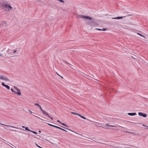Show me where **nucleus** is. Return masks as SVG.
<instances>
[{
    "instance_id": "nucleus-5",
    "label": "nucleus",
    "mask_w": 148,
    "mask_h": 148,
    "mask_svg": "<svg viewBox=\"0 0 148 148\" xmlns=\"http://www.w3.org/2000/svg\"><path fill=\"white\" fill-rule=\"evenodd\" d=\"M0 79H2L4 80L9 81V79L7 77L0 75Z\"/></svg>"
},
{
    "instance_id": "nucleus-36",
    "label": "nucleus",
    "mask_w": 148,
    "mask_h": 148,
    "mask_svg": "<svg viewBox=\"0 0 148 148\" xmlns=\"http://www.w3.org/2000/svg\"><path fill=\"white\" fill-rule=\"evenodd\" d=\"M131 16V15H128V16Z\"/></svg>"
},
{
    "instance_id": "nucleus-17",
    "label": "nucleus",
    "mask_w": 148,
    "mask_h": 148,
    "mask_svg": "<svg viewBox=\"0 0 148 148\" xmlns=\"http://www.w3.org/2000/svg\"><path fill=\"white\" fill-rule=\"evenodd\" d=\"M25 130H28L29 131H31V130H30L29 129L28 127H25Z\"/></svg>"
},
{
    "instance_id": "nucleus-33",
    "label": "nucleus",
    "mask_w": 148,
    "mask_h": 148,
    "mask_svg": "<svg viewBox=\"0 0 148 148\" xmlns=\"http://www.w3.org/2000/svg\"><path fill=\"white\" fill-rule=\"evenodd\" d=\"M9 51V49H8L7 51V52H8Z\"/></svg>"
},
{
    "instance_id": "nucleus-26",
    "label": "nucleus",
    "mask_w": 148,
    "mask_h": 148,
    "mask_svg": "<svg viewBox=\"0 0 148 148\" xmlns=\"http://www.w3.org/2000/svg\"><path fill=\"white\" fill-rule=\"evenodd\" d=\"M96 29L97 30L99 31H102V29H99V28H96Z\"/></svg>"
},
{
    "instance_id": "nucleus-15",
    "label": "nucleus",
    "mask_w": 148,
    "mask_h": 148,
    "mask_svg": "<svg viewBox=\"0 0 148 148\" xmlns=\"http://www.w3.org/2000/svg\"><path fill=\"white\" fill-rule=\"evenodd\" d=\"M15 93L19 95H21V93L20 91H18V92H15Z\"/></svg>"
},
{
    "instance_id": "nucleus-12",
    "label": "nucleus",
    "mask_w": 148,
    "mask_h": 148,
    "mask_svg": "<svg viewBox=\"0 0 148 148\" xmlns=\"http://www.w3.org/2000/svg\"><path fill=\"white\" fill-rule=\"evenodd\" d=\"M0 124H1V125H3V126H5L6 127H12V128H16V127H14L13 126H10V125H5L4 124H2V123H0Z\"/></svg>"
},
{
    "instance_id": "nucleus-7",
    "label": "nucleus",
    "mask_w": 148,
    "mask_h": 148,
    "mask_svg": "<svg viewBox=\"0 0 148 148\" xmlns=\"http://www.w3.org/2000/svg\"><path fill=\"white\" fill-rule=\"evenodd\" d=\"M138 114L139 116H141L145 118L147 116V115L146 114L141 112H139L138 113Z\"/></svg>"
},
{
    "instance_id": "nucleus-19",
    "label": "nucleus",
    "mask_w": 148,
    "mask_h": 148,
    "mask_svg": "<svg viewBox=\"0 0 148 148\" xmlns=\"http://www.w3.org/2000/svg\"><path fill=\"white\" fill-rule=\"evenodd\" d=\"M102 31H105L107 29V28H103L102 29H101Z\"/></svg>"
},
{
    "instance_id": "nucleus-35",
    "label": "nucleus",
    "mask_w": 148,
    "mask_h": 148,
    "mask_svg": "<svg viewBox=\"0 0 148 148\" xmlns=\"http://www.w3.org/2000/svg\"><path fill=\"white\" fill-rule=\"evenodd\" d=\"M39 132H40V133H41V132L40 131H39Z\"/></svg>"
},
{
    "instance_id": "nucleus-25",
    "label": "nucleus",
    "mask_w": 148,
    "mask_h": 148,
    "mask_svg": "<svg viewBox=\"0 0 148 148\" xmlns=\"http://www.w3.org/2000/svg\"><path fill=\"white\" fill-rule=\"evenodd\" d=\"M137 34H138L140 36H142V37H144V36H143L142 34H140V33H137Z\"/></svg>"
},
{
    "instance_id": "nucleus-16",
    "label": "nucleus",
    "mask_w": 148,
    "mask_h": 148,
    "mask_svg": "<svg viewBox=\"0 0 148 148\" xmlns=\"http://www.w3.org/2000/svg\"><path fill=\"white\" fill-rule=\"evenodd\" d=\"M14 88H15L16 90V91L18 92L20 91V90L18 89V88H17L16 86H14Z\"/></svg>"
},
{
    "instance_id": "nucleus-31",
    "label": "nucleus",
    "mask_w": 148,
    "mask_h": 148,
    "mask_svg": "<svg viewBox=\"0 0 148 148\" xmlns=\"http://www.w3.org/2000/svg\"><path fill=\"white\" fill-rule=\"evenodd\" d=\"M0 56H3V55L1 54H0Z\"/></svg>"
},
{
    "instance_id": "nucleus-24",
    "label": "nucleus",
    "mask_w": 148,
    "mask_h": 148,
    "mask_svg": "<svg viewBox=\"0 0 148 148\" xmlns=\"http://www.w3.org/2000/svg\"><path fill=\"white\" fill-rule=\"evenodd\" d=\"M61 127H63V128H64L66 129H67V130H70V131H71V130H69V129H68V128H65V127H62V126H61Z\"/></svg>"
},
{
    "instance_id": "nucleus-6",
    "label": "nucleus",
    "mask_w": 148,
    "mask_h": 148,
    "mask_svg": "<svg viewBox=\"0 0 148 148\" xmlns=\"http://www.w3.org/2000/svg\"><path fill=\"white\" fill-rule=\"evenodd\" d=\"M71 113L72 114H76V115H77L78 116H79L80 117H81L82 118L84 119H86V118L84 116H82L81 115H80L78 114H77V113L72 112H71Z\"/></svg>"
},
{
    "instance_id": "nucleus-14",
    "label": "nucleus",
    "mask_w": 148,
    "mask_h": 148,
    "mask_svg": "<svg viewBox=\"0 0 148 148\" xmlns=\"http://www.w3.org/2000/svg\"><path fill=\"white\" fill-rule=\"evenodd\" d=\"M106 126H109V127H115V126H114V125H108V124H106Z\"/></svg>"
},
{
    "instance_id": "nucleus-28",
    "label": "nucleus",
    "mask_w": 148,
    "mask_h": 148,
    "mask_svg": "<svg viewBox=\"0 0 148 148\" xmlns=\"http://www.w3.org/2000/svg\"><path fill=\"white\" fill-rule=\"evenodd\" d=\"M28 111L30 112L31 114H32V113H34V112H32L30 110H28Z\"/></svg>"
},
{
    "instance_id": "nucleus-3",
    "label": "nucleus",
    "mask_w": 148,
    "mask_h": 148,
    "mask_svg": "<svg viewBox=\"0 0 148 148\" xmlns=\"http://www.w3.org/2000/svg\"><path fill=\"white\" fill-rule=\"evenodd\" d=\"M46 123L48 125H50V126L53 127H54L56 128H57L60 129L61 130H63L64 131H65V132H67L66 130H64V129H62V128H60V127H58L57 126L53 125L49 123Z\"/></svg>"
},
{
    "instance_id": "nucleus-11",
    "label": "nucleus",
    "mask_w": 148,
    "mask_h": 148,
    "mask_svg": "<svg viewBox=\"0 0 148 148\" xmlns=\"http://www.w3.org/2000/svg\"><path fill=\"white\" fill-rule=\"evenodd\" d=\"M126 17V16H123L122 17L118 16V17H116L115 18H113L114 19H120L122 18L123 17Z\"/></svg>"
},
{
    "instance_id": "nucleus-1",
    "label": "nucleus",
    "mask_w": 148,
    "mask_h": 148,
    "mask_svg": "<svg viewBox=\"0 0 148 148\" xmlns=\"http://www.w3.org/2000/svg\"><path fill=\"white\" fill-rule=\"evenodd\" d=\"M78 16L81 18L85 19H88L89 20H92L91 21H90L88 23V25H92L95 24L94 19H93L92 18L90 17L89 16H86L83 15H79Z\"/></svg>"
},
{
    "instance_id": "nucleus-20",
    "label": "nucleus",
    "mask_w": 148,
    "mask_h": 148,
    "mask_svg": "<svg viewBox=\"0 0 148 148\" xmlns=\"http://www.w3.org/2000/svg\"><path fill=\"white\" fill-rule=\"evenodd\" d=\"M31 132H33L34 134H37V133L35 132H34V131H31Z\"/></svg>"
},
{
    "instance_id": "nucleus-22",
    "label": "nucleus",
    "mask_w": 148,
    "mask_h": 148,
    "mask_svg": "<svg viewBox=\"0 0 148 148\" xmlns=\"http://www.w3.org/2000/svg\"><path fill=\"white\" fill-rule=\"evenodd\" d=\"M61 124H62V125H64V126H65V127H67V125H65L64 123H61Z\"/></svg>"
},
{
    "instance_id": "nucleus-32",
    "label": "nucleus",
    "mask_w": 148,
    "mask_h": 148,
    "mask_svg": "<svg viewBox=\"0 0 148 148\" xmlns=\"http://www.w3.org/2000/svg\"><path fill=\"white\" fill-rule=\"evenodd\" d=\"M22 128H25V127L24 126H22Z\"/></svg>"
},
{
    "instance_id": "nucleus-10",
    "label": "nucleus",
    "mask_w": 148,
    "mask_h": 148,
    "mask_svg": "<svg viewBox=\"0 0 148 148\" xmlns=\"http://www.w3.org/2000/svg\"><path fill=\"white\" fill-rule=\"evenodd\" d=\"M127 114L130 116H134L136 114V113H128Z\"/></svg>"
},
{
    "instance_id": "nucleus-21",
    "label": "nucleus",
    "mask_w": 148,
    "mask_h": 148,
    "mask_svg": "<svg viewBox=\"0 0 148 148\" xmlns=\"http://www.w3.org/2000/svg\"><path fill=\"white\" fill-rule=\"evenodd\" d=\"M40 108V110L42 112L44 110L42 109L41 108V106H40V107H39Z\"/></svg>"
},
{
    "instance_id": "nucleus-9",
    "label": "nucleus",
    "mask_w": 148,
    "mask_h": 148,
    "mask_svg": "<svg viewBox=\"0 0 148 148\" xmlns=\"http://www.w3.org/2000/svg\"><path fill=\"white\" fill-rule=\"evenodd\" d=\"M1 85L5 87L6 88H7L8 90H9L10 89V87L7 85L5 84L4 82H2V83Z\"/></svg>"
},
{
    "instance_id": "nucleus-27",
    "label": "nucleus",
    "mask_w": 148,
    "mask_h": 148,
    "mask_svg": "<svg viewBox=\"0 0 148 148\" xmlns=\"http://www.w3.org/2000/svg\"><path fill=\"white\" fill-rule=\"evenodd\" d=\"M11 90L13 92H15V91H14L13 90V89H12V88H11Z\"/></svg>"
},
{
    "instance_id": "nucleus-2",
    "label": "nucleus",
    "mask_w": 148,
    "mask_h": 148,
    "mask_svg": "<svg viewBox=\"0 0 148 148\" xmlns=\"http://www.w3.org/2000/svg\"><path fill=\"white\" fill-rule=\"evenodd\" d=\"M2 6L4 7V8H8L9 11L12 9V7L9 5V4H5V3H3L2 4Z\"/></svg>"
},
{
    "instance_id": "nucleus-8",
    "label": "nucleus",
    "mask_w": 148,
    "mask_h": 148,
    "mask_svg": "<svg viewBox=\"0 0 148 148\" xmlns=\"http://www.w3.org/2000/svg\"><path fill=\"white\" fill-rule=\"evenodd\" d=\"M0 25L5 27L8 26V25L5 21H2L0 23Z\"/></svg>"
},
{
    "instance_id": "nucleus-29",
    "label": "nucleus",
    "mask_w": 148,
    "mask_h": 148,
    "mask_svg": "<svg viewBox=\"0 0 148 148\" xmlns=\"http://www.w3.org/2000/svg\"><path fill=\"white\" fill-rule=\"evenodd\" d=\"M36 145L38 147H39V148H40V146H39V145H37L36 144Z\"/></svg>"
},
{
    "instance_id": "nucleus-30",
    "label": "nucleus",
    "mask_w": 148,
    "mask_h": 148,
    "mask_svg": "<svg viewBox=\"0 0 148 148\" xmlns=\"http://www.w3.org/2000/svg\"><path fill=\"white\" fill-rule=\"evenodd\" d=\"M57 121L58 122H59V123H60V124L62 123H61V122H60L59 120H58V121Z\"/></svg>"
},
{
    "instance_id": "nucleus-13",
    "label": "nucleus",
    "mask_w": 148,
    "mask_h": 148,
    "mask_svg": "<svg viewBox=\"0 0 148 148\" xmlns=\"http://www.w3.org/2000/svg\"><path fill=\"white\" fill-rule=\"evenodd\" d=\"M12 51H13V52H10L9 53L11 55H12L13 54V53H16V49H14L12 50Z\"/></svg>"
},
{
    "instance_id": "nucleus-34",
    "label": "nucleus",
    "mask_w": 148,
    "mask_h": 148,
    "mask_svg": "<svg viewBox=\"0 0 148 148\" xmlns=\"http://www.w3.org/2000/svg\"><path fill=\"white\" fill-rule=\"evenodd\" d=\"M34 116H35L39 118V119H40L38 117V116H36L35 115H34Z\"/></svg>"
},
{
    "instance_id": "nucleus-23",
    "label": "nucleus",
    "mask_w": 148,
    "mask_h": 148,
    "mask_svg": "<svg viewBox=\"0 0 148 148\" xmlns=\"http://www.w3.org/2000/svg\"><path fill=\"white\" fill-rule=\"evenodd\" d=\"M58 0L60 2L64 3V1L62 0Z\"/></svg>"
},
{
    "instance_id": "nucleus-18",
    "label": "nucleus",
    "mask_w": 148,
    "mask_h": 148,
    "mask_svg": "<svg viewBox=\"0 0 148 148\" xmlns=\"http://www.w3.org/2000/svg\"><path fill=\"white\" fill-rule=\"evenodd\" d=\"M35 105L36 106H37L38 107H40V106L39 104H37V103H35Z\"/></svg>"
},
{
    "instance_id": "nucleus-37",
    "label": "nucleus",
    "mask_w": 148,
    "mask_h": 148,
    "mask_svg": "<svg viewBox=\"0 0 148 148\" xmlns=\"http://www.w3.org/2000/svg\"><path fill=\"white\" fill-rule=\"evenodd\" d=\"M61 78H63V77H62V76H61Z\"/></svg>"
},
{
    "instance_id": "nucleus-38",
    "label": "nucleus",
    "mask_w": 148,
    "mask_h": 148,
    "mask_svg": "<svg viewBox=\"0 0 148 148\" xmlns=\"http://www.w3.org/2000/svg\"><path fill=\"white\" fill-rule=\"evenodd\" d=\"M147 127H148V126H147Z\"/></svg>"
},
{
    "instance_id": "nucleus-4",
    "label": "nucleus",
    "mask_w": 148,
    "mask_h": 148,
    "mask_svg": "<svg viewBox=\"0 0 148 148\" xmlns=\"http://www.w3.org/2000/svg\"><path fill=\"white\" fill-rule=\"evenodd\" d=\"M42 112L44 115L47 116L48 117L50 118L51 119V120H53V118L50 116L48 114L47 112H46L45 111V110H44Z\"/></svg>"
}]
</instances>
